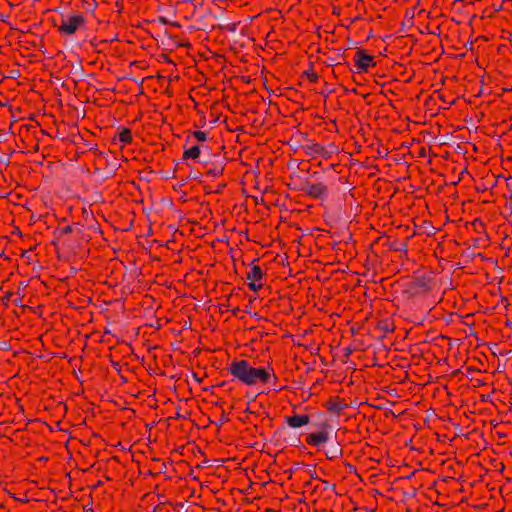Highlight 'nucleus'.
Segmentation results:
<instances>
[{
	"label": "nucleus",
	"mask_w": 512,
	"mask_h": 512,
	"mask_svg": "<svg viewBox=\"0 0 512 512\" xmlns=\"http://www.w3.org/2000/svg\"><path fill=\"white\" fill-rule=\"evenodd\" d=\"M228 371L235 379L248 386H253L257 382L269 383L272 378L267 369L255 368L246 360L232 361Z\"/></svg>",
	"instance_id": "nucleus-1"
},
{
	"label": "nucleus",
	"mask_w": 512,
	"mask_h": 512,
	"mask_svg": "<svg viewBox=\"0 0 512 512\" xmlns=\"http://www.w3.org/2000/svg\"><path fill=\"white\" fill-rule=\"evenodd\" d=\"M85 22L84 17L81 14L63 16L59 31L62 34L72 35L74 34Z\"/></svg>",
	"instance_id": "nucleus-2"
},
{
	"label": "nucleus",
	"mask_w": 512,
	"mask_h": 512,
	"mask_svg": "<svg viewBox=\"0 0 512 512\" xmlns=\"http://www.w3.org/2000/svg\"><path fill=\"white\" fill-rule=\"evenodd\" d=\"M300 190L317 199H323L327 195V187L322 183L304 181L300 186Z\"/></svg>",
	"instance_id": "nucleus-3"
},
{
	"label": "nucleus",
	"mask_w": 512,
	"mask_h": 512,
	"mask_svg": "<svg viewBox=\"0 0 512 512\" xmlns=\"http://www.w3.org/2000/svg\"><path fill=\"white\" fill-rule=\"evenodd\" d=\"M355 64L359 71H367L371 65H375L373 57L366 54L363 50H358L355 54Z\"/></svg>",
	"instance_id": "nucleus-4"
},
{
	"label": "nucleus",
	"mask_w": 512,
	"mask_h": 512,
	"mask_svg": "<svg viewBox=\"0 0 512 512\" xmlns=\"http://www.w3.org/2000/svg\"><path fill=\"white\" fill-rule=\"evenodd\" d=\"M329 440L330 435L327 431L310 434L307 438V442L314 446H319L320 444L328 442Z\"/></svg>",
	"instance_id": "nucleus-5"
},
{
	"label": "nucleus",
	"mask_w": 512,
	"mask_h": 512,
	"mask_svg": "<svg viewBox=\"0 0 512 512\" xmlns=\"http://www.w3.org/2000/svg\"><path fill=\"white\" fill-rule=\"evenodd\" d=\"M286 423L292 428H299L309 423V417L307 415L295 414L291 417H286Z\"/></svg>",
	"instance_id": "nucleus-6"
},
{
	"label": "nucleus",
	"mask_w": 512,
	"mask_h": 512,
	"mask_svg": "<svg viewBox=\"0 0 512 512\" xmlns=\"http://www.w3.org/2000/svg\"><path fill=\"white\" fill-rule=\"evenodd\" d=\"M341 449L339 447V444L338 443H334L332 445H330L326 450H325V453H326V456L327 458L329 459H334V458H337L339 455H341Z\"/></svg>",
	"instance_id": "nucleus-7"
},
{
	"label": "nucleus",
	"mask_w": 512,
	"mask_h": 512,
	"mask_svg": "<svg viewBox=\"0 0 512 512\" xmlns=\"http://www.w3.org/2000/svg\"><path fill=\"white\" fill-rule=\"evenodd\" d=\"M201 153V147L199 145L192 146L189 149H186L183 154V159L193 158L196 159L199 157Z\"/></svg>",
	"instance_id": "nucleus-8"
},
{
	"label": "nucleus",
	"mask_w": 512,
	"mask_h": 512,
	"mask_svg": "<svg viewBox=\"0 0 512 512\" xmlns=\"http://www.w3.org/2000/svg\"><path fill=\"white\" fill-rule=\"evenodd\" d=\"M263 276V273L259 266H252L250 272L247 274L248 280L257 281L260 280Z\"/></svg>",
	"instance_id": "nucleus-9"
},
{
	"label": "nucleus",
	"mask_w": 512,
	"mask_h": 512,
	"mask_svg": "<svg viewBox=\"0 0 512 512\" xmlns=\"http://www.w3.org/2000/svg\"><path fill=\"white\" fill-rule=\"evenodd\" d=\"M307 153H309V154L318 153V154H322L325 157L328 156V152H326L324 150V148L319 146L318 144H313L311 146H308L307 147Z\"/></svg>",
	"instance_id": "nucleus-10"
},
{
	"label": "nucleus",
	"mask_w": 512,
	"mask_h": 512,
	"mask_svg": "<svg viewBox=\"0 0 512 512\" xmlns=\"http://www.w3.org/2000/svg\"><path fill=\"white\" fill-rule=\"evenodd\" d=\"M119 140L123 143H128L131 141V134H130V130L128 129H122L120 132H119Z\"/></svg>",
	"instance_id": "nucleus-11"
},
{
	"label": "nucleus",
	"mask_w": 512,
	"mask_h": 512,
	"mask_svg": "<svg viewBox=\"0 0 512 512\" xmlns=\"http://www.w3.org/2000/svg\"><path fill=\"white\" fill-rule=\"evenodd\" d=\"M193 135L200 142H204V141L207 140V133L206 132L195 131Z\"/></svg>",
	"instance_id": "nucleus-12"
},
{
	"label": "nucleus",
	"mask_w": 512,
	"mask_h": 512,
	"mask_svg": "<svg viewBox=\"0 0 512 512\" xmlns=\"http://www.w3.org/2000/svg\"><path fill=\"white\" fill-rule=\"evenodd\" d=\"M415 285L420 288V289H423V290H428L429 289V286H428V283L425 279H418L417 282L415 283Z\"/></svg>",
	"instance_id": "nucleus-13"
},
{
	"label": "nucleus",
	"mask_w": 512,
	"mask_h": 512,
	"mask_svg": "<svg viewBox=\"0 0 512 512\" xmlns=\"http://www.w3.org/2000/svg\"><path fill=\"white\" fill-rule=\"evenodd\" d=\"M223 172V168L222 167H218V168H213V169H210L208 171V174L211 175L212 177H218L219 175H221Z\"/></svg>",
	"instance_id": "nucleus-14"
},
{
	"label": "nucleus",
	"mask_w": 512,
	"mask_h": 512,
	"mask_svg": "<svg viewBox=\"0 0 512 512\" xmlns=\"http://www.w3.org/2000/svg\"><path fill=\"white\" fill-rule=\"evenodd\" d=\"M329 409L334 412H340L343 409V405L340 403H334L329 407Z\"/></svg>",
	"instance_id": "nucleus-15"
},
{
	"label": "nucleus",
	"mask_w": 512,
	"mask_h": 512,
	"mask_svg": "<svg viewBox=\"0 0 512 512\" xmlns=\"http://www.w3.org/2000/svg\"><path fill=\"white\" fill-rule=\"evenodd\" d=\"M249 288L253 291H257L261 288V284H256L253 280L249 283Z\"/></svg>",
	"instance_id": "nucleus-16"
},
{
	"label": "nucleus",
	"mask_w": 512,
	"mask_h": 512,
	"mask_svg": "<svg viewBox=\"0 0 512 512\" xmlns=\"http://www.w3.org/2000/svg\"><path fill=\"white\" fill-rule=\"evenodd\" d=\"M306 74L311 81H316L318 79V76L312 72L307 71Z\"/></svg>",
	"instance_id": "nucleus-17"
},
{
	"label": "nucleus",
	"mask_w": 512,
	"mask_h": 512,
	"mask_svg": "<svg viewBox=\"0 0 512 512\" xmlns=\"http://www.w3.org/2000/svg\"><path fill=\"white\" fill-rule=\"evenodd\" d=\"M9 347L10 346H9L8 342H6V341H1L0 342V350H8Z\"/></svg>",
	"instance_id": "nucleus-18"
},
{
	"label": "nucleus",
	"mask_w": 512,
	"mask_h": 512,
	"mask_svg": "<svg viewBox=\"0 0 512 512\" xmlns=\"http://www.w3.org/2000/svg\"><path fill=\"white\" fill-rule=\"evenodd\" d=\"M395 250H398V251H404V252H407V246L405 243H402L399 247H395L394 248Z\"/></svg>",
	"instance_id": "nucleus-19"
},
{
	"label": "nucleus",
	"mask_w": 512,
	"mask_h": 512,
	"mask_svg": "<svg viewBox=\"0 0 512 512\" xmlns=\"http://www.w3.org/2000/svg\"><path fill=\"white\" fill-rule=\"evenodd\" d=\"M508 200H509V202L506 204V206L509 207L510 209H512V190H511L510 195L508 196Z\"/></svg>",
	"instance_id": "nucleus-20"
},
{
	"label": "nucleus",
	"mask_w": 512,
	"mask_h": 512,
	"mask_svg": "<svg viewBox=\"0 0 512 512\" xmlns=\"http://www.w3.org/2000/svg\"><path fill=\"white\" fill-rule=\"evenodd\" d=\"M63 233H70L72 232V227L71 226H66L63 228L62 230Z\"/></svg>",
	"instance_id": "nucleus-21"
},
{
	"label": "nucleus",
	"mask_w": 512,
	"mask_h": 512,
	"mask_svg": "<svg viewBox=\"0 0 512 512\" xmlns=\"http://www.w3.org/2000/svg\"><path fill=\"white\" fill-rule=\"evenodd\" d=\"M11 295H12V293H11V292H9V293H7V294L5 295V297L3 298V302H4L5 304H6V303H7V301L10 299Z\"/></svg>",
	"instance_id": "nucleus-22"
},
{
	"label": "nucleus",
	"mask_w": 512,
	"mask_h": 512,
	"mask_svg": "<svg viewBox=\"0 0 512 512\" xmlns=\"http://www.w3.org/2000/svg\"><path fill=\"white\" fill-rule=\"evenodd\" d=\"M323 484H324V487L325 489H328V488H331V489H335V485H329L326 481H323Z\"/></svg>",
	"instance_id": "nucleus-23"
},
{
	"label": "nucleus",
	"mask_w": 512,
	"mask_h": 512,
	"mask_svg": "<svg viewBox=\"0 0 512 512\" xmlns=\"http://www.w3.org/2000/svg\"><path fill=\"white\" fill-rule=\"evenodd\" d=\"M0 160L5 164H9V157H1Z\"/></svg>",
	"instance_id": "nucleus-24"
},
{
	"label": "nucleus",
	"mask_w": 512,
	"mask_h": 512,
	"mask_svg": "<svg viewBox=\"0 0 512 512\" xmlns=\"http://www.w3.org/2000/svg\"><path fill=\"white\" fill-rule=\"evenodd\" d=\"M158 20L162 24H167L168 23V20L166 18H164V17H160Z\"/></svg>",
	"instance_id": "nucleus-25"
},
{
	"label": "nucleus",
	"mask_w": 512,
	"mask_h": 512,
	"mask_svg": "<svg viewBox=\"0 0 512 512\" xmlns=\"http://www.w3.org/2000/svg\"><path fill=\"white\" fill-rule=\"evenodd\" d=\"M14 303H15L16 305H20V306H21V305H22V304H21V298L19 297V298L15 299V300H14Z\"/></svg>",
	"instance_id": "nucleus-26"
},
{
	"label": "nucleus",
	"mask_w": 512,
	"mask_h": 512,
	"mask_svg": "<svg viewBox=\"0 0 512 512\" xmlns=\"http://www.w3.org/2000/svg\"><path fill=\"white\" fill-rule=\"evenodd\" d=\"M200 147H201V151H202V150H203V151H208V150H209L208 146H204V145H203V146H200Z\"/></svg>",
	"instance_id": "nucleus-27"
},
{
	"label": "nucleus",
	"mask_w": 512,
	"mask_h": 512,
	"mask_svg": "<svg viewBox=\"0 0 512 512\" xmlns=\"http://www.w3.org/2000/svg\"><path fill=\"white\" fill-rule=\"evenodd\" d=\"M173 176H174V172H173V173H169V172H168V173L166 174V178H170V177H173Z\"/></svg>",
	"instance_id": "nucleus-28"
},
{
	"label": "nucleus",
	"mask_w": 512,
	"mask_h": 512,
	"mask_svg": "<svg viewBox=\"0 0 512 512\" xmlns=\"http://www.w3.org/2000/svg\"><path fill=\"white\" fill-rule=\"evenodd\" d=\"M225 421H227V418L222 417V418L220 419V423H219L218 425L222 424V423H223V422H225Z\"/></svg>",
	"instance_id": "nucleus-29"
},
{
	"label": "nucleus",
	"mask_w": 512,
	"mask_h": 512,
	"mask_svg": "<svg viewBox=\"0 0 512 512\" xmlns=\"http://www.w3.org/2000/svg\"><path fill=\"white\" fill-rule=\"evenodd\" d=\"M27 254H28V252H27V251H24V252L22 253V256H23V257H27Z\"/></svg>",
	"instance_id": "nucleus-30"
},
{
	"label": "nucleus",
	"mask_w": 512,
	"mask_h": 512,
	"mask_svg": "<svg viewBox=\"0 0 512 512\" xmlns=\"http://www.w3.org/2000/svg\"><path fill=\"white\" fill-rule=\"evenodd\" d=\"M193 376H194V378H195V380H196V381H198V382H200V381H201V379H199L195 374H194Z\"/></svg>",
	"instance_id": "nucleus-31"
},
{
	"label": "nucleus",
	"mask_w": 512,
	"mask_h": 512,
	"mask_svg": "<svg viewBox=\"0 0 512 512\" xmlns=\"http://www.w3.org/2000/svg\"><path fill=\"white\" fill-rule=\"evenodd\" d=\"M191 176H192L193 178H195V179H196V178H198V176H197L196 174H191Z\"/></svg>",
	"instance_id": "nucleus-32"
}]
</instances>
